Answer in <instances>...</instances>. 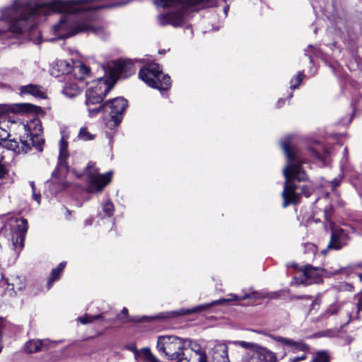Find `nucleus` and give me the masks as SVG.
<instances>
[{"label": "nucleus", "instance_id": "nucleus-1", "mask_svg": "<svg viewBox=\"0 0 362 362\" xmlns=\"http://www.w3.org/2000/svg\"><path fill=\"white\" fill-rule=\"evenodd\" d=\"M129 2L103 4L95 0H52L33 4L27 1L16 0L11 6L1 10L0 34L6 31L21 33L30 30L42 16L61 13L59 23L53 26V31L59 37L66 38L79 33H91L103 37L106 33V24L97 25L98 10L122 6Z\"/></svg>", "mask_w": 362, "mask_h": 362}, {"label": "nucleus", "instance_id": "nucleus-2", "mask_svg": "<svg viewBox=\"0 0 362 362\" xmlns=\"http://www.w3.org/2000/svg\"><path fill=\"white\" fill-rule=\"evenodd\" d=\"M28 104L8 105L0 104V145L16 153H27L33 147L42 151L44 143L40 133L42 127L40 120L28 124L17 122L11 113L21 110L19 106Z\"/></svg>", "mask_w": 362, "mask_h": 362}, {"label": "nucleus", "instance_id": "nucleus-3", "mask_svg": "<svg viewBox=\"0 0 362 362\" xmlns=\"http://www.w3.org/2000/svg\"><path fill=\"white\" fill-rule=\"evenodd\" d=\"M281 146L287 157V165L283 170L285 177L284 190L281 193L283 198L282 206L284 208L290 204H296L300 194L296 192L297 186L295 181H304L307 179V175L301 165L305 163L298 151L290 146V137L285 139L281 142Z\"/></svg>", "mask_w": 362, "mask_h": 362}, {"label": "nucleus", "instance_id": "nucleus-4", "mask_svg": "<svg viewBox=\"0 0 362 362\" xmlns=\"http://www.w3.org/2000/svg\"><path fill=\"white\" fill-rule=\"evenodd\" d=\"M216 0H154L153 4L158 8H171L174 11L159 14L157 16L158 23L160 26L170 25L180 27L185 23V10L194 6H212ZM226 2L227 0H223Z\"/></svg>", "mask_w": 362, "mask_h": 362}, {"label": "nucleus", "instance_id": "nucleus-5", "mask_svg": "<svg viewBox=\"0 0 362 362\" xmlns=\"http://www.w3.org/2000/svg\"><path fill=\"white\" fill-rule=\"evenodd\" d=\"M115 83L111 81L110 77L105 75L93 81L88 88L86 93V105L90 117H93L101 112L100 103L104 97L112 88Z\"/></svg>", "mask_w": 362, "mask_h": 362}, {"label": "nucleus", "instance_id": "nucleus-6", "mask_svg": "<svg viewBox=\"0 0 362 362\" xmlns=\"http://www.w3.org/2000/svg\"><path fill=\"white\" fill-rule=\"evenodd\" d=\"M187 341V339L174 335H161L158 337L156 348L160 355L173 361L185 355Z\"/></svg>", "mask_w": 362, "mask_h": 362}, {"label": "nucleus", "instance_id": "nucleus-7", "mask_svg": "<svg viewBox=\"0 0 362 362\" xmlns=\"http://www.w3.org/2000/svg\"><path fill=\"white\" fill-rule=\"evenodd\" d=\"M139 78L150 87L166 90L171 86L170 77L164 74L159 64L153 63L144 66L139 73Z\"/></svg>", "mask_w": 362, "mask_h": 362}, {"label": "nucleus", "instance_id": "nucleus-8", "mask_svg": "<svg viewBox=\"0 0 362 362\" xmlns=\"http://www.w3.org/2000/svg\"><path fill=\"white\" fill-rule=\"evenodd\" d=\"M90 68L83 64L73 66L71 62L66 60H57L51 70V75L59 77L60 75H66L64 80L71 78L73 75L76 79L83 80L89 76Z\"/></svg>", "mask_w": 362, "mask_h": 362}, {"label": "nucleus", "instance_id": "nucleus-9", "mask_svg": "<svg viewBox=\"0 0 362 362\" xmlns=\"http://www.w3.org/2000/svg\"><path fill=\"white\" fill-rule=\"evenodd\" d=\"M100 107H101V111L108 113L110 119L107 121L106 125L110 129H113L122 122L127 107V100L123 98H115L106 101Z\"/></svg>", "mask_w": 362, "mask_h": 362}, {"label": "nucleus", "instance_id": "nucleus-10", "mask_svg": "<svg viewBox=\"0 0 362 362\" xmlns=\"http://www.w3.org/2000/svg\"><path fill=\"white\" fill-rule=\"evenodd\" d=\"M102 69L105 75L110 77L111 81L116 83L119 78H127L135 73V67L132 60H118L108 63L107 66L102 65Z\"/></svg>", "mask_w": 362, "mask_h": 362}, {"label": "nucleus", "instance_id": "nucleus-11", "mask_svg": "<svg viewBox=\"0 0 362 362\" xmlns=\"http://www.w3.org/2000/svg\"><path fill=\"white\" fill-rule=\"evenodd\" d=\"M302 276L300 283L307 285L312 284H319L322 281V276L325 275L327 277L335 276L338 274L346 273L344 268L339 269H333L328 271L320 267H314L310 264L304 265L301 268Z\"/></svg>", "mask_w": 362, "mask_h": 362}, {"label": "nucleus", "instance_id": "nucleus-12", "mask_svg": "<svg viewBox=\"0 0 362 362\" xmlns=\"http://www.w3.org/2000/svg\"><path fill=\"white\" fill-rule=\"evenodd\" d=\"M86 173L91 192H100L112 180V172L100 174L95 164L89 163L86 167Z\"/></svg>", "mask_w": 362, "mask_h": 362}, {"label": "nucleus", "instance_id": "nucleus-13", "mask_svg": "<svg viewBox=\"0 0 362 362\" xmlns=\"http://www.w3.org/2000/svg\"><path fill=\"white\" fill-rule=\"evenodd\" d=\"M251 297H252V293H245L244 295H236V294H233V293H230L226 296V298H221L219 300L212 301L211 303H205L203 305H197V306L192 308V309L181 310L180 311L176 312V313L177 315H189L192 313H197V312H201V311L205 310L214 305H222L224 303L232 301V300L240 301V300H243L245 299H247V298H249Z\"/></svg>", "mask_w": 362, "mask_h": 362}, {"label": "nucleus", "instance_id": "nucleus-14", "mask_svg": "<svg viewBox=\"0 0 362 362\" xmlns=\"http://www.w3.org/2000/svg\"><path fill=\"white\" fill-rule=\"evenodd\" d=\"M349 240V237L345 230L338 226H333L331 228L329 242L327 248L322 250V252L326 254L327 251L329 250H340L347 245Z\"/></svg>", "mask_w": 362, "mask_h": 362}, {"label": "nucleus", "instance_id": "nucleus-15", "mask_svg": "<svg viewBox=\"0 0 362 362\" xmlns=\"http://www.w3.org/2000/svg\"><path fill=\"white\" fill-rule=\"evenodd\" d=\"M68 143L64 139L59 142V155L58 158V163L55 170L52 173V175L55 176L57 173H66L69 170L68 163L66 161L69 158L67 150Z\"/></svg>", "mask_w": 362, "mask_h": 362}, {"label": "nucleus", "instance_id": "nucleus-16", "mask_svg": "<svg viewBox=\"0 0 362 362\" xmlns=\"http://www.w3.org/2000/svg\"><path fill=\"white\" fill-rule=\"evenodd\" d=\"M233 344L238 345L247 351V362H261L260 355L257 354L259 351L260 346L252 342L245 341H234L231 342Z\"/></svg>", "mask_w": 362, "mask_h": 362}, {"label": "nucleus", "instance_id": "nucleus-17", "mask_svg": "<svg viewBox=\"0 0 362 362\" xmlns=\"http://www.w3.org/2000/svg\"><path fill=\"white\" fill-rule=\"evenodd\" d=\"M18 232L12 237V245L14 250H21L23 247L24 235L28 230V221L25 218H21L18 223Z\"/></svg>", "mask_w": 362, "mask_h": 362}, {"label": "nucleus", "instance_id": "nucleus-18", "mask_svg": "<svg viewBox=\"0 0 362 362\" xmlns=\"http://www.w3.org/2000/svg\"><path fill=\"white\" fill-rule=\"evenodd\" d=\"M212 362H229L228 346L226 344L216 342L212 349Z\"/></svg>", "mask_w": 362, "mask_h": 362}, {"label": "nucleus", "instance_id": "nucleus-19", "mask_svg": "<svg viewBox=\"0 0 362 362\" xmlns=\"http://www.w3.org/2000/svg\"><path fill=\"white\" fill-rule=\"evenodd\" d=\"M272 339L277 342H280L288 347H291L293 350L305 351L308 349V346L302 341H296L291 339L280 336H273Z\"/></svg>", "mask_w": 362, "mask_h": 362}, {"label": "nucleus", "instance_id": "nucleus-20", "mask_svg": "<svg viewBox=\"0 0 362 362\" xmlns=\"http://www.w3.org/2000/svg\"><path fill=\"white\" fill-rule=\"evenodd\" d=\"M21 95H31L36 98H45V93L43 88L37 85L28 84L26 86H22L19 88Z\"/></svg>", "mask_w": 362, "mask_h": 362}, {"label": "nucleus", "instance_id": "nucleus-21", "mask_svg": "<svg viewBox=\"0 0 362 362\" xmlns=\"http://www.w3.org/2000/svg\"><path fill=\"white\" fill-rule=\"evenodd\" d=\"M49 342L48 339H32L25 344V349L28 353H35L44 349L45 347H47Z\"/></svg>", "mask_w": 362, "mask_h": 362}, {"label": "nucleus", "instance_id": "nucleus-22", "mask_svg": "<svg viewBox=\"0 0 362 362\" xmlns=\"http://www.w3.org/2000/svg\"><path fill=\"white\" fill-rule=\"evenodd\" d=\"M187 346L190 347L191 350L194 351L196 361L198 362H207L206 352L199 344L188 339Z\"/></svg>", "mask_w": 362, "mask_h": 362}, {"label": "nucleus", "instance_id": "nucleus-23", "mask_svg": "<svg viewBox=\"0 0 362 362\" xmlns=\"http://www.w3.org/2000/svg\"><path fill=\"white\" fill-rule=\"evenodd\" d=\"M70 79L65 80L62 93L68 98H73L79 94L80 89L78 84L75 81H69Z\"/></svg>", "mask_w": 362, "mask_h": 362}, {"label": "nucleus", "instance_id": "nucleus-24", "mask_svg": "<svg viewBox=\"0 0 362 362\" xmlns=\"http://www.w3.org/2000/svg\"><path fill=\"white\" fill-rule=\"evenodd\" d=\"M134 357L136 361L141 358L146 362H159L157 358L151 353L148 348H144L141 351L134 350Z\"/></svg>", "mask_w": 362, "mask_h": 362}, {"label": "nucleus", "instance_id": "nucleus-25", "mask_svg": "<svg viewBox=\"0 0 362 362\" xmlns=\"http://www.w3.org/2000/svg\"><path fill=\"white\" fill-rule=\"evenodd\" d=\"M257 354L260 355L261 362H276V354L269 351L267 348L260 346Z\"/></svg>", "mask_w": 362, "mask_h": 362}, {"label": "nucleus", "instance_id": "nucleus-26", "mask_svg": "<svg viewBox=\"0 0 362 362\" xmlns=\"http://www.w3.org/2000/svg\"><path fill=\"white\" fill-rule=\"evenodd\" d=\"M310 151L319 160L325 161L329 157V153L327 149L323 148L320 144H317L315 147H310Z\"/></svg>", "mask_w": 362, "mask_h": 362}, {"label": "nucleus", "instance_id": "nucleus-27", "mask_svg": "<svg viewBox=\"0 0 362 362\" xmlns=\"http://www.w3.org/2000/svg\"><path fill=\"white\" fill-rule=\"evenodd\" d=\"M98 319L103 320V315H86L83 317H79L78 318V320L81 324L86 325V324L92 323Z\"/></svg>", "mask_w": 362, "mask_h": 362}, {"label": "nucleus", "instance_id": "nucleus-28", "mask_svg": "<svg viewBox=\"0 0 362 362\" xmlns=\"http://www.w3.org/2000/svg\"><path fill=\"white\" fill-rule=\"evenodd\" d=\"M339 306L337 304L331 305L324 313L320 316V320H324L329 318L331 315H333L337 313Z\"/></svg>", "mask_w": 362, "mask_h": 362}, {"label": "nucleus", "instance_id": "nucleus-29", "mask_svg": "<svg viewBox=\"0 0 362 362\" xmlns=\"http://www.w3.org/2000/svg\"><path fill=\"white\" fill-rule=\"evenodd\" d=\"M78 136L80 139L85 141L93 140L95 138V135L89 132L86 127L81 128Z\"/></svg>", "mask_w": 362, "mask_h": 362}, {"label": "nucleus", "instance_id": "nucleus-30", "mask_svg": "<svg viewBox=\"0 0 362 362\" xmlns=\"http://www.w3.org/2000/svg\"><path fill=\"white\" fill-rule=\"evenodd\" d=\"M103 211L107 216H108V217L112 216L114 213L113 204L110 201L107 200L103 205Z\"/></svg>", "mask_w": 362, "mask_h": 362}, {"label": "nucleus", "instance_id": "nucleus-31", "mask_svg": "<svg viewBox=\"0 0 362 362\" xmlns=\"http://www.w3.org/2000/svg\"><path fill=\"white\" fill-rule=\"evenodd\" d=\"M303 74L299 73L291 81V89L295 90L298 88L303 80Z\"/></svg>", "mask_w": 362, "mask_h": 362}, {"label": "nucleus", "instance_id": "nucleus-32", "mask_svg": "<svg viewBox=\"0 0 362 362\" xmlns=\"http://www.w3.org/2000/svg\"><path fill=\"white\" fill-rule=\"evenodd\" d=\"M313 362H329V357L327 352H319Z\"/></svg>", "mask_w": 362, "mask_h": 362}, {"label": "nucleus", "instance_id": "nucleus-33", "mask_svg": "<svg viewBox=\"0 0 362 362\" xmlns=\"http://www.w3.org/2000/svg\"><path fill=\"white\" fill-rule=\"evenodd\" d=\"M60 274L58 272V269H54L52 271L51 277L48 281V287L49 288L54 281L57 280L59 278Z\"/></svg>", "mask_w": 362, "mask_h": 362}, {"label": "nucleus", "instance_id": "nucleus-34", "mask_svg": "<svg viewBox=\"0 0 362 362\" xmlns=\"http://www.w3.org/2000/svg\"><path fill=\"white\" fill-rule=\"evenodd\" d=\"M332 213V206L329 204L327 205L323 210L324 217L326 221L330 219Z\"/></svg>", "mask_w": 362, "mask_h": 362}, {"label": "nucleus", "instance_id": "nucleus-35", "mask_svg": "<svg viewBox=\"0 0 362 362\" xmlns=\"http://www.w3.org/2000/svg\"><path fill=\"white\" fill-rule=\"evenodd\" d=\"M152 317H149L147 316H143L141 317H132L129 318V321L131 322H146L148 320L151 319Z\"/></svg>", "mask_w": 362, "mask_h": 362}, {"label": "nucleus", "instance_id": "nucleus-36", "mask_svg": "<svg viewBox=\"0 0 362 362\" xmlns=\"http://www.w3.org/2000/svg\"><path fill=\"white\" fill-rule=\"evenodd\" d=\"M320 303L319 300H315L313 301V303L310 305V313H311L313 311V310H317L320 308Z\"/></svg>", "mask_w": 362, "mask_h": 362}, {"label": "nucleus", "instance_id": "nucleus-37", "mask_svg": "<svg viewBox=\"0 0 362 362\" xmlns=\"http://www.w3.org/2000/svg\"><path fill=\"white\" fill-rule=\"evenodd\" d=\"M305 358H306V354L303 352L300 356H297V357H293V358H291L290 361L291 362H299L300 361L305 359Z\"/></svg>", "mask_w": 362, "mask_h": 362}, {"label": "nucleus", "instance_id": "nucleus-38", "mask_svg": "<svg viewBox=\"0 0 362 362\" xmlns=\"http://www.w3.org/2000/svg\"><path fill=\"white\" fill-rule=\"evenodd\" d=\"M358 302H357V309L358 311H362V295L358 293L357 295Z\"/></svg>", "mask_w": 362, "mask_h": 362}, {"label": "nucleus", "instance_id": "nucleus-39", "mask_svg": "<svg viewBox=\"0 0 362 362\" xmlns=\"http://www.w3.org/2000/svg\"><path fill=\"white\" fill-rule=\"evenodd\" d=\"M175 360H177V362H194L192 361L191 359L187 358L185 354L184 356H181L179 358H176Z\"/></svg>", "mask_w": 362, "mask_h": 362}, {"label": "nucleus", "instance_id": "nucleus-40", "mask_svg": "<svg viewBox=\"0 0 362 362\" xmlns=\"http://www.w3.org/2000/svg\"><path fill=\"white\" fill-rule=\"evenodd\" d=\"M4 320L3 318H0V352L1 351V349H2V345H1V330H2V328L4 327Z\"/></svg>", "mask_w": 362, "mask_h": 362}, {"label": "nucleus", "instance_id": "nucleus-41", "mask_svg": "<svg viewBox=\"0 0 362 362\" xmlns=\"http://www.w3.org/2000/svg\"><path fill=\"white\" fill-rule=\"evenodd\" d=\"M340 182H341V178H335L334 179L332 182H331V185H332V187L334 189L335 187H337V186L339 185L340 184Z\"/></svg>", "mask_w": 362, "mask_h": 362}, {"label": "nucleus", "instance_id": "nucleus-42", "mask_svg": "<svg viewBox=\"0 0 362 362\" xmlns=\"http://www.w3.org/2000/svg\"><path fill=\"white\" fill-rule=\"evenodd\" d=\"M12 289L15 290L17 289L18 291H22L25 288V285L23 283L19 284V285L15 286L14 284H12Z\"/></svg>", "mask_w": 362, "mask_h": 362}, {"label": "nucleus", "instance_id": "nucleus-43", "mask_svg": "<svg viewBox=\"0 0 362 362\" xmlns=\"http://www.w3.org/2000/svg\"><path fill=\"white\" fill-rule=\"evenodd\" d=\"M33 197L34 200L36 201L38 204L40 203V199H41L40 194H39V193L37 194V193H35V192H33Z\"/></svg>", "mask_w": 362, "mask_h": 362}, {"label": "nucleus", "instance_id": "nucleus-44", "mask_svg": "<svg viewBox=\"0 0 362 362\" xmlns=\"http://www.w3.org/2000/svg\"><path fill=\"white\" fill-rule=\"evenodd\" d=\"M66 266V262H61L58 267L57 268H55L56 269H58V272L59 274H61L62 272L64 270V267Z\"/></svg>", "mask_w": 362, "mask_h": 362}, {"label": "nucleus", "instance_id": "nucleus-45", "mask_svg": "<svg viewBox=\"0 0 362 362\" xmlns=\"http://www.w3.org/2000/svg\"><path fill=\"white\" fill-rule=\"evenodd\" d=\"M66 266V262H61L58 267L57 268H55L56 269H58V272L59 274H61L62 272L64 270V267Z\"/></svg>", "mask_w": 362, "mask_h": 362}, {"label": "nucleus", "instance_id": "nucleus-46", "mask_svg": "<svg viewBox=\"0 0 362 362\" xmlns=\"http://www.w3.org/2000/svg\"><path fill=\"white\" fill-rule=\"evenodd\" d=\"M284 100L282 99H279L276 103V107L278 108H279V107H282L284 105Z\"/></svg>", "mask_w": 362, "mask_h": 362}, {"label": "nucleus", "instance_id": "nucleus-47", "mask_svg": "<svg viewBox=\"0 0 362 362\" xmlns=\"http://www.w3.org/2000/svg\"><path fill=\"white\" fill-rule=\"evenodd\" d=\"M30 183V186L32 188V190H33V192H35V182L33 181H30L29 182Z\"/></svg>", "mask_w": 362, "mask_h": 362}, {"label": "nucleus", "instance_id": "nucleus-48", "mask_svg": "<svg viewBox=\"0 0 362 362\" xmlns=\"http://www.w3.org/2000/svg\"><path fill=\"white\" fill-rule=\"evenodd\" d=\"M313 49H314V47H313V45H310L308 46L307 49H305V52H308L310 51H313Z\"/></svg>", "mask_w": 362, "mask_h": 362}, {"label": "nucleus", "instance_id": "nucleus-49", "mask_svg": "<svg viewBox=\"0 0 362 362\" xmlns=\"http://www.w3.org/2000/svg\"><path fill=\"white\" fill-rule=\"evenodd\" d=\"M313 49H314V47H313V45H310L308 46L307 49H305V52H308L310 51H313Z\"/></svg>", "mask_w": 362, "mask_h": 362}, {"label": "nucleus", "instance_id": "nucleus-50", "mask_svg": "<svg viewBox=\"0 0 362 362\" xmlns=\"http://www.w3.org/2000/svg\"><path fill=\"white\" fill-rule=\"evenodd\" d=\"M182 310V309H180V310ZM177 311H180V310H176V311H173V312L170 314V315H168V317L180 316V315H177L176 312H177Z\"/></svg>", "mask_w": 362, "mask_h": 362}, {"label": "nucleus", "instance_id": "nucleus-51", "mask_svg": "<svg viewBox=\"0 0 362 362\" xmlns=\"http://www.w3.org/2000/svg\"><path fill=\"white\" fill-rule=\"evenodd\" d=\"M305 186H303V188H302V192H303V194H305V196H306L307 197H309V195H310V192H309L308 191V192H307V191H305Z\"/></svg>", "mask_w": 362, "mask_h": 362}, {"label": "nucleus", "instance_id": "nucleus-52", "mask_svg": "<svg viewBox=\"0 0 362 362\" xmlns=\"http://www.w3.org/2000/svg\"><path fill=\"white\" fill-rule=\"evenodd\" d=\"M228 9H229V6H226L223 8V11H224V13L226 14V16L228 15Z\"/></svg>", "mask_w": 362, "mask_h": 362}, {"label": "nucleus", "instance_id": "nucleus-53", "mask_svg": "<svg viewBox=\"0 0 362 362\" xmlns=\"http://www.w3.org/2000/svg\"><path fill=\"white\" fill-rule=\"evenodd\" d=\"M122 313L124 315H127V314H128V310H127V308H124L122 309Z\"/></svg>", "mask_w": 362, "mask_h": 362}, {"label": "nucleus", "instance_id": "nucleus-54", "mask_svg": "<svg viewBox=\"0 0 362 362\" xmlns=\"http://www.w3.org/2000/svg\"><path fill=\"white\" fill-rule=\"evenodd\" d=\"M347 155H348V148L346 147H345L344 149V156L346 157Z\"/></svg>", "mask_w": 362, "mask_h": 362}, {"label": "nucleus", "instance_id": "nucleus-55", "mask_svg": "<svg viewBox=\"0 0 362 362\" xmlns=\"http://www.w3.org/2000/svg\"><path fill=\"white\" fill-rule=\"evenodd\" d=\"M347 315H348V317H349V320H348V321H346V322H344V325H345L348 324V323L349 322L350 320H351V317H350V315H349V313H347Z\"/></svg>", "mask_w": 362, "mask_h": 362}, {"label": "nucleus", "instance_id": "nucleus-56", "mask_svg": "<svg viewBox=\"0 0 362 362\" xmlns=\"http://www.w3.org/2000/svg\"><path fill=\"white\" fill-rule=\"evenodd\" d=\"M358 277H359L360 280L362 281V273L358 274Z\"/></svg>", "mask_w": 362, "mask_h": 362}, {"label": "nucleus", "instance_id": "nucleus-57", "mask_svg": "<svg viewBox=\"0 0 362 362\" xmlns=\"http://www.w3.org/2000/svg\"><path fill=\"white\" fill-rule=\"evenodd\" d=\"M86 224H91V221H89L88 220H87V221H86Z\"/></svg>", "mask_w": 362, "mask_h": 362}, {"label": "nucleus", "instance_id": "nucleus-58", "mask_svg": "<svg viewBox=\"0 0 362 362\" xmlns=\"http://www.w3.org/2000/svg\"><path fill=\"white\" fill-rule=\"evenodd\" d=\"M291 97H293V94H292V93H291V94L289 95V98H291Z\"/></svg>", "mask_w": 362, "mask_h": 362}, {"label": "nucleus", "instance_id": "nucleus-59", "mask_svg": "<svg viewBox=\"0 0 362 362\" xmlns=\"http://www.w3.org/2000/svg\"><path fill=\"white\" fill-rule=\"evenodd\" d=\"M309 59H310V62H312L311 56H309Z\"/></svg>", "mask_w": 362, "mask_h": 362}]
</instances>
